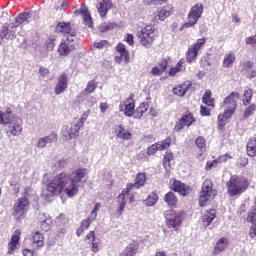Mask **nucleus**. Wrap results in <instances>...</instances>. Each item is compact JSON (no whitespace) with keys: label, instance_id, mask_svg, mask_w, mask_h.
<instances>
[{"label":"nucleus","instance_id":"f257e3e1","mask_svg":"<svg viewBox=\"0 0 256 256\" xmlns=\"http://www.w3.org/2000/svg\"><path fill=\"white\" fill-rule=\"evenodd\" d=\"M0 125H9L7 133L12 134L13 137H19L23 131V120L13 116L11 108H7L5 111L0 110Z\"/></svg>","mask_w":256,"mask_h":256},{"label":"nucleus","instance_id":"f03ea898","mask_svg":"<svg viewBox=\"0 0 256 256\" xmlns=\"http://www.w3.org/2000/svg\"><path fill=\"white\" fill-rule=\"evenodd\" d=\"M89 172L85 168H78L74 170L70 175H67L68 181L66 187V195L68 197H75L79 193V184Z\"/></svg>","mask_w":256,"mask_h":256},{"label":"nucleus","instance_id":"7ed1b4c3","mask_svg":"<svg viewBox=\"0 0 256 256\" xmlns=\"http://www.w3.org/2000/svg\"><path fill=\"white\" fill-rule=\"evenodd\" d=\"M248 187L249 182L243 176L233 175L226 183L227 193L230 197H239V195L247 191Z\"/></svg>","mask_w":256,"mask_h":256},{"label":"nucleus","instance_id":"20e7f679","mask_svg":"<svg viewBox=\"0 0 256 256\" xmlns=\"http://www.w3.org/2000/svg\"><path fill=\"white\" fill-rule=\"evenodd\" d=\"M67 181L69 178L66 173L56 175L47 185V191L50 195H60V193H67Z\"/></svg>","mask_w":256,"mask_h":256},{"label":"nucleus","instance_id":"39448f33","mask_svg":"<svg viewBox=\"0 0 256 256\" xmlns=\"http://www.w3.org/2000/svg\"><path fill=\"white\" fill-rule=\"evenodd\" d=\"M217 196V191L213 190V182L211 180L206 179L202 184V189L200 191L199 195V206L205 207L208 205L209 202L212 201V199H215Z\"/></svg>","mask_w":256,"mask_h":256},{"label":"nucleus","instance_id":"423d86ee","mask_svg":"<svg viewBox=\"0 0 256 256\" xmlns=\"http://www.w3.org/2000/svg\"><path fill=\"white\" fill-rule=\"evenodd\" d=\"M137 37L141 45L149 49V47H151V45H153V42L155 41V28L152 25L144 27L140 31H138Z\"/></svg>","mask_w":256,"mask_h":256},{"label":"nucleus","instance_id":"0eeeda50","mask_svg":"<svg viewBox=\"0 0 256 256\" xmlns=\"http://www.w3.org/2000/svg\"><path fill=\"white\" fill-rule=\"evenodd\" d=\"M239 99V93L232 92L222 103L225 111V119H231L237 110V100Z\"/></svg>","mask_w":256,"mask_h":256},{"label":"nucleus","instance_id":"6e6552de","mask_svg":"<svg viewBox=\"0 0 256 256\" xmlns=\"http://www.w3.org/2000/svg\"><path fill=\"white\" fill-rule=\"evenodd\" d=\"M167 226L174 231H178L183 223V214L175 210H167L164 214Z\"/></svg>","mask_w":256,"mask_h":256},{"label":"nucleus","instance_id":"1a4fd4ad","mask_svg":"<svg viewBox=\"0 0 256 256\" xmlns=\"http://www.w3.org/2000/svg\"><path fill=\"white\" fill-rule=\"evenodd\" d=\"M173 14V5L167 4L165 6L159 7L156 10V13L150 15L149 19L152 25H157L159 21H165L168 17H171Z\"/></svg>","mask_w":256,"mask_h":256},{"label":"nucleus","instance_id":"9d476101","mask_svg":"<svg viewBox=\"0 0 256 256\" xmlns=\"http://www.w3.org/2000/svg\"><path fill=\"white\" fill-rule=\"evenodd\" d=\"M203 9V4L198 3L194 5L187 15V22L184 24V27L189 28L197 25V21H199L203 15Z\"/></svg>","mask_w":256,"mask_h":256},{"label":"nucleus","instance_id":"9b49d317","mask_svg":"<svg viewBox=\"0 0 256 256\" xmlns=\"http://www.w3.org/2000/svg\"><path fill=\"white\" fill-rule=\"evenodd\" d=\"M14 212L13 216L15 219H25V215H27V211H29V199L27 197L19 198L14 203Z\"/></svg>","mask_w":256,"mask_h":256},{"label":"nucleus","instance_id":"f8f14e48","mask_svg":"<svg viewBox=\"0 0 256 256\" xmlns=\"http://www.w3.org/2000/svg\"><path fill=\"white\" fill-rule=\"evenodd\" d=\"M119 109L126 117H133L135 113V100L128 98L120 103Z\"/></svg>","mask_w":256,"mask_h":256},{"label":"nucleus","instance_id":"ddd939ff","mask_svg":"<svg viewBox=\"0 0 256 256\" xmlns=\"http://www.w3.org/2000/svg\"><path fill=\"white\" fill-rule=\"evenodd\" d=\"M170 183V189H173V191L179 193V195H182V197H186V195L191 193V188L179 180H170Z\"/></svg>","mask_w":256,"mask_h":256},{"label":"nucleus","instance_id":"4468645a","mask_svg":"<svg viewBox=\"0 0 256 256\" xmlns=\"http://www.w3.org/2000/svg\"><path fill=\"white\" fill-rule=\"evenodd\" d=\"M171 145V138H166L158 143L152 144L148 147L147 153L148 155H155L157 151H165V149L169 148Z\"/></svg>","mask_w":256,"mask_h":256},{"label":"nucleus","instance_id":"2eb2a0df","mask_svg":"<svg viewBox=\"0 0 256 256\" xmlns=\"http://www.w3.org/2000/svg\"><path fill=\"white\" fill-rule=\"evenodd\" d=\"M67 87H69L67 74H62L57 79V84L54 89L55 95H61V93H65V91H67Z\"/></svg>","mask_w":256,"mask_h":256},{"label":"nucleus","instance_id":"dca6fc26","mask_svg":"<svg viewBox=\"0 0 256 256\" xmlns=\"http://www.w3.org/2000/svg\"><path fill=\"white\" fill-rule=\"evenodd\" d=\"M55 141H57V134L51 133L48 136L39 138L35 144V147L37 149H45V147L51 145V143H55Z\"/></svg>","mask_w":256,"mask_h":256},{"label":"nucleus","instance_id":"f3484780","mask_svg":"<svg viewBox=\"0 0 256 256\" xmlns=\"http://www.w3.org/2000/svg\"><path fill=\"white\" fill-rule=\"evenodd\" d=\"M116 51L118 55L115 56L116 63H129V52H127V48H125L124 44H118L116 46Z\"/></svg>","mask_w":256,"mask_h":256},{"label":"nucleus","instance_id":"a211bd4d","mask_svg":"<svg viewBox=\"0 0 256 256\" xmlns=\"http://www.w3.org/2000/svg\"><path fill=\"white\" fill-rule=\"evenodd\" d=\"M19 239H21V230H16L8 243V255H13L15 250L19 249Z\"/></svg>","mask_w":256,"mask_h":256},{"label":"nucleus","instance_id":"6ab92c4d","mask_svg":"<svg viewBox=\"0 0 256 256\" xmlns=\"http://www.w3.org/2000/svg\"><path fill=\"white\" fill-rule=\"evenodd\" d=\"M29 19H31V13L23 12L16 17L15 23L10 24L8 29H10V31L16 32L17 27H19V25H21L22 23H25V21H29Z\"/></svg>","mask_w":256,"mask_h":256},{"label":"nucleus","instance_id":"aec40b11","mask_svg":"<svg viewBox=\"0 0 256 256\" xmlns=\"http://www.w3.org/2000/svg\"><path fill=\"white\" fill-rule=\"evenodd\" d=\"M96 7L100 17H105L111 9V0H97Z\"/></svg>","mask_w":256,"mask_h":256},{"label":"nucleus","instance_id":"412c9836","mask_svg":"<svg viewBox=\"0 0 256 256\" xmlns=\"http://www.w3.org/2000/svg\"><path fill=\"white\" fill-rule=\"evenodd\" d=\"M39 224L42 231H49L51 229V225L53 224V220L50 218L49 215L45 213H41L38 216Z\"/></svg>","mask_w":256,"mask_h":256},{"label":"nucleus","instance_id":"4be33fe9","mask_svg":"<svg viewBox=\"0 0 256 256\" xmlns=\"http://www.w3.org/2000/svg\"><path fill=\"white\" fill-rule=\"evenodd\" d=\"M145 181H147V178L144 173H138L136 175L135 183H130L127 185L128 191H131L133 189H141L143 185H145Z\"/></svg>","mask_w":256,"mask_h":256},{"label":"nucleus","instance_id":"5701e85b","mask_svg":"<svg viewBox=\"0 0 256 256\" xmlns=\"http://www.w3.org/2000/svg\"><path fill=\"white\" fill-rule=\"evenodd\" d=\"M215 217H217V212L215 209L206 210L204 212V215L202 216V223L205 227H209L211 223L215 220Z\"/></svg>","mask_w":256,"mask_h":256},{"label":"nucleus","instance_id":"b1692460","mask_svg":"<svg viewBox=\"0 0 256 256\" xmlns=\"http://www.w3.org/2000/svg\"><path fill=\"white\" fill-rule=\"evenodd\" d=\"M77 49V44H69V42H64V40L61 42V44L58 47V53L59 55L66 56L71 53V51Z\"/></svg>","mask_w":256,"mask_h":256},{"label":"nucleus","instance_id":"393cba45","mask_svg":"<svg viewBox=\"0 0 256 256\" xmlns=\"http://www.w3.org/2000/svg\"><path fill=\"white\" fill-rule=\"evenodd\" d=\"M15 37V30H10L9 27L3 26L0 32V45L3 44L4 39L13 41Z\"/></svg>","mask_w":256,"mask_h":256},{"label":"nucleus","instance_id":"a878e982","mask_svg":"<svg viewBox=\"0 0 256 256\" xmlns=\"http://www.w3.org/2000/svg\"><path fill=\"white\" fill-rule=\"evenodd\" d=\"M242 71L244 73V75H246V77L248 79H255L256 77V71L253 70V62L251 61H246L242 64Z\"/></svg>","mask_w":256,"mask_h":256},{"label":"nucleus","instance_id":"bb28decb","mask_svg":"<svg viewBox=\"0 0 256 256\" xmlns=\"http://www.w3.org/2000/svg\"><path fill=\"white\" fill-rule=\"evenodd\" d=\"M115 133L118 139H123L124 141H129V139L132 137L131 132L126 130L125 127H123L121 124L116 126Z\"/></svg>","mask_w":256,"mask_h":256},{"label":"nucleus","instance_id":"cd10ccee","mask_svg":"<svg viewBox=\"0 0 256 256\" xmlns=\"http://www.w3.org/2000/svg\"><path fill=\"white\" fill-rule=\"evenodd\" d=\"M227 247H229V240L225 237L220 238L216 242V245L214 247V251H213L214 255H219V253H223V251H225Z\"/></svg>","mask_w":256,"mask_h":256},{"label":"nucleus","instance_id":"c85d7f7f","mask_svg":"<svg viewBox=\"0 0 256 256\" xmlns=\"http://www.w3.org/2000/svg\"><path fill=\"white\" fill-rule=\"evenodd\" d=\"M32 243L36 249H41L45 245V237H43L41 232L36 231L32 234Z\"/></svg>","mask_w":256,"mask_h":256},{"label":"nucleus","instance_id":"c756f323","mask_svg":"<svg viewBox=\"0 0 256 256\" xmlns=\"http://www.w3.org/2000/svg\"><path fill=\"white\" fill-rule=\"evenodd\" d=\"M80 14L82 15L84 25L90 29L93 28V19L91 18V13H89V10L82 7L80 8Z\"/></svg>","mask_w":256,"mask_h":256},{"label":"nucleus","instance_id":"7c9ffc66","mask_svg":"<svg viewBox=\"0 0 256 256\" xmlns=\"http://www.w3.org/2000/svg\"><path fill=\"white\" fill-rule=\"evenodd\" d=\"M61 135L65 141H69V139H75V137H79L75 130H73L72 126H63L61 130Z\"/></svg>","mask_w":256,"mask_h":256},{"label":"nucleus","instance_id":"2f4dec72","mask_svg":"<svg viewBox=\"0 0 256 256\" xmlns=\"http://www.w3.org/2000/svg\"><path fill=\"white\" fill-rule=\"evenodd\" d=\"M227 159H233V157L229 156V154H225L224 156H220L219 159L213 160L211 162H207L206 171H211L213 167H217V163H225Z\"/></svg>","mask_w":256,"mask_h":256},{"label":"nucleus","instance_id":"473e14b6","mask_svg":"<svg viewBox=\"0 0 256 256\" xmlns=\"http://www.w3.org/2000/svg\"><path fill=\"white\" fill-rule=\"evenodd\" d=\"M189 87H191V82L187 81L184 85L178 86L173 89L174 95H178L179 97H183L185 93L189 90Z\"/></svg>","mask_w":256,"mask_h":256},{"label":"nucleus","instance_id":"72a5a7b5","mask_svg":"<svg viewBox=\"0 0 256 256\" xmlns=\"http://www.w3.org/2000/svg\"><path fill=\"white\" fill-rule=\"evenodd\" d=\"M147 109H149V103L140 104V106L134 110L133 117L135 119H141L143 117V113L147 112Z\"/></svg>","mask_w":256,"mask_h":256},{"label":"nucleus","instance_id":"f704fd0d","mask_svg":"<svg viewBox=\"0 0 256 256\" xmlns=\"http://www.w3.org/2000/svg\"><path fill=\"white\" fill-rule=\"evenodd\" d=\"M185 60H179L176 66L172 67L169 71L170 77H175L176 73H180V71H185Z\"/></svg>","mask_w":256,"mask_h":256},{"label":"nucleus","instance_id":"c9c22d12","mask_svg":"<svg viewBox=\"0 0 256 256\" xmlns=\"http://www.w3.org/2000/svg\"><path fill=\"white\" fill-rule=\"evenodd\" d=\"M164 201L168 205V207H175L177 205V196H175V193L168 192L164 196Z\"/></svg>","mask_w":256,"mask_h":256},{"label":"nucleus","instance_id":"e433bc0d","mask_svg":"<svg viewBox=\"0 0 256 256\" xmlns=\"http://www.w3.org/2000/svg\"><path fill=\"white\" fill-rule=\"evenodd\" d=\"M235 54L233 53H229V54H226L224 56V59H223V67H225V69H229L230 67H233V64L235 63Z\"/></svg>","mask_w":256,"mask_h":256},{"label":"nucleus","instance_id":"4c0bfd02","mask_svg":"<svg viewBox=\"0 0 256 256\" xmlns=\"http://www.w3.org/2000/svg\"><path fill=\"white\" fill-rule=\"evenodd\" d=\"M197 55H199V50H196L195 48L190 46L186 53V61L188 63H193L197 59Z\"/></svg>","mask_w":256,"mask_h":256},{"label":"nucleus","instance_id":"58836bf2","mask_svg":"<svg viewBox=\"0 0 256 256\" xmlns=\"http://www.w3.org/2000/svg\"><path fill=\"white\" fill-rule=\"evenodd\" d=\"M56 31L58 33H65L69 35L71 33V24L67 22H60L56 26Z\"/></svg>","mask_w":256,"mask_h":256},{"label":"nucleus","instance_id":"ea45409f","mask_svg":"<svg viewBox=\"0 0 256 256\" xmlns=\"http://www.w3.org/2000/svg\"><path fill=\"white\" fill-rule=\"evenodd\" d=\"M246 149L249 157L256 156V139L255 138L250 139V141L247 143Z\"/></svg>","mask_w":256,"mask_h":256},{"label":"nucleus","instance_id":"a19ab883","mask_svg":"<svg viewBox=\"0 0 256 256\" xmlns=\"http://www.w3.org/2000/svg\"><path fill=\"white\" fill-rule=\"evenodd\" d=\"M202 103L208 105V107H215L214 100L211 98V91L206 90L202 98Z\"/></svg>","mask_w":256,"mask_h":256},{"label":"nucleus","instance_id":"79ce46f5","mask_svg":"<svg viewBox=\"0 0 256 256\" xmlns=\"http://www.w3.org/2000/svg\"><path fill=\"white\" fill-rule=\"evenodd\" d=\"M157 201H159V196H157L155 193H152L146 198V200H144V205H146V207H153Z\"/></svg>","mask_w":256,"mask_h":256},{"label":"nucleus","instance_id":"37998d69","mask_svg":"<svg viewBox=\"0 0 256 256\" xmlns=\"http://www.w3.org/2000/svg\"><path fill=\"white\" fill-rule=\"evenodd\" d=\"M171 161H173V153L166 152L163 158V166L167 170L171 168Z\"/></svg>","mask_w":256,"mask_h":256},{"label":"nucleus","instance_id":"c03bdc74","mask_svg":"<svg viewBox=\"0 0 256 256\" xmlns=\"http://www.w3.org/2000/svg\"><path fill=\"white\" fill-rule=\"evenodd\" d=\"M131 190H129V187L126 188V190H123L119 196H118V204L121 205V203H124V205H127V198L129 197V193Z\"/></svg>","mask_w":256,"mask_h":256},{"label":"nucleus","instance_id":"a18cd8bd","mask_svg":"<svg viewBox=\"0 0 256 256\" xmlns=\"http://www.w3.org/2000/svg\"><path fill=\"white\" fill-rule=\"evenodd\" d=\"M97 89V82L95 80H91L86 85V88L84 89L85 95H91V93H94Z\"/></svg>","mask_w":256,"mask_h":256},{"label":"nucleus","instance_id":"49530a36","mask_svg":"<svg viewBox=\"0 0 256 256\" xmlns=\"http://www.w3.org/2000/svg\"><path fill=\"white\" fill-rule=\"evenodd\" d=\"M97 218H95V214L89 215L86 219L82 220L81 227H83L86 231L91 227V223L95 221Z\"/></svg>","mask_w":256,"mask_h":256},{"label":"nucleus","instance_id":"de8ad7c7","mask_svg":"<svg viewBox=\"0 0 256 256\" xmlns=\"http://www.w3.org/2000/svg\"><path fill=\"white\" fill-rule=\"evenodd\" d=\"M137 254V248L133 245L127 246L123 252L121 253V256H135Z\"/></svg>","mask_w":256,"mask_h":256},{"label":"nucleus","instance_id":"09e8293b","mask_svg":"<svg viewBox=\"0 0 256 256\" xmlns=\"http://www.w3.org/2000/svg\"><path fill=\"white\" fill-rule=\"evenodd\" d=\"M182 121L186 125V127H191L195 123V118L193 117V114H186L182 116Z\"/></svg>","mask_w":256,"mask_h":256},{"label":"nucleus","instance_id":"8fccbe9b","mask_svg":"<svg viewBox=\"0 0 256 256\" xmlns=\"http://www.w3.org/2000/svg\"><path fill=\"white\" fill-rule=\"evenodd\" d=\"M251 97H253V90L251 89H247L244 91V94H243V104L244 105H247V103H251Z\"/></svg>","mask_w":256,"mask_h":256},{"label":"nucleus","instance_id":"3c124183","mask_svg":"<svg viewBox=\"0 0 256 256\" xmlns=\"http://www.w3.org/2000/svg\"><path fill=\"white\" fill-rule=\"evenodd\" d=\"M83 125H85V123L80 119H75L73 122V125H72L73 131L77 133L78 136H79V130L81 129V127H83Z\"/></svg>","mask_w":256,"mask_h":256},{"label":"nucleus","instance_id":"603ef678","mask_svg":"<svg viewBox=\"0 0 256 256\" xmlns=\"http://www.w3.org/2000/svg\"><path fill=\"white\" fill-rule=\"evenodd\" d=\"M207 43V40L205 38H200L196 41L195 44L191 45L193 48H195L197 51H201V48L203 45Z\"/></svg>","mask_w":256,"mask_h":256},{"label":"nucleus","instance_id":"864d4df0","mask_svg":"<svg viewBox=\"0 0 256 256\" xmlns=\"http://www.w3.org/2000/svg\"><path fill=\"white\" fill-rule=\"evenodd\" d=\"M255 113V104H251L243 114V119H247L250 115H253Z\"/></svg>","mask_w":256,"mask_h":256},{"label":"nucleus","instance_id":"5fc2aeb1","mask_svg":"<svg viewBox=\"0 0 256 256\" xmlns=\"http://www.w3.org/2000/svg\"><path fill=\"white\" fill-rule=\"evenodd\" d=\"M145 5H163L169 0H143Z\"/></svg>","mask_w":256,"mask_h":256},{"label":"nucleus","instance_id":"6e6d98bb","mask_svg":"<svg viewBox=\"0 0 256 256\" xmlns=\"http://www.w3.org/2000/svg\"><path fill=\"white\" fill-rule=\"evenodd\" d=\"M66 40L64 42L68 43L69 45H77V37L73 34H67Z\"/></svg>","mask_w":256,"mask_h":256},{"label":"nucleus","instance_id":"4d7b16f0","mask_svg":"<svg viewBox=\"0 0 256 256\" xmlns=\"http://www.w3.org/2000/svg\"><path fill=\"white\" fill-rule=\"evenodd\" d=\"M247 221L253 225H256V209L252 212H248Z\"/></svg>","mask_w":256,"mask_h":256},{"label":"nucleus","instance_id":"13d9d810","mask_svg":"<svg viewBox=\"0 0 256 256\" xmlns=\"http://www.w3.org/2000/svg\"><path fill=\"white\" fill-rule=\"evenodd\" d=\"M67 7H69V3L63 1V0H60L57 2V11H65V9H67Z\"/></svg>","mask_w":256,"mask_h":256},{"label":"nucleus","instance_id":"bf43d9fd","mask_svg":"<svg viewBox=\"0 0 256 256\" xmlns=\"http://www.w3.org/2000/svg\"><path fill=\"white\" fill-rule=\"evenodd\" d=\"M225 119H227V118H225V112H224V114H219L218 115V127H219V129H223V127H225V125H226Z\"/></svg>","mask_w":256,"mask_h":256},{"label":"nucleus","instance_id":"052dcab7","mask_svg":"<svg viewBox=\"0 0 256 256\" xmlns=\"http://www.w3.org/2000/svg\"><path fill=\"white\" fill-rule=\"evenodd\" d=\"M46 51H53L55 49V40L48 39L45 44Z\"/></svg>","mask_w":256,"mask_h":256},{"label":"nucleus","instance_id":"680f3d73","mask_svg":"<svg viewBox=\"0 0 256 256\" xmlns=\"http://www.w3.org/2000/svg\"><path fill=\"white\" fill-rule=\"evenodd\" d=\"M196 145H197L198 149H205V138L198 137L196 139Z\"/></svg>","mask_w":256,"mask_h":256},{"label":"nucleus","instance_id":"e2e57ef3","mask_svg":"<svg viewBox=\"0 0 256 256\" xmlns=\"http://www.w3.org/2000/svg\"><path fill=\"white\" fill-rule=\"evenodd\" d=\"M111 27H112L111 24L104 22L100 25V31L101 33H107V31H109Z\"/></svg>","mask_w":256,"mask_h":256},{"label":"nucleus","instance_id":"0e129e2a","mask_svg":"<svg viewBox=\"0 0 256 256\" xmlns=\"http://www.w3.org/2000/svg\"><path fill=\"white\" fill-rule=\"evenodd\" d=\"M185 126H187V125L183 121V118H181L178 122H176L174 130L181 131V129H183Z\"/></svg>","mask_w":256,"mask_h":256},{"label":"nucleus","instance_id":"69168bd1","mask_svg":"<svg viewBox=\"0 0 256 256\" xmlns=\"http://www.w3.org/2000/svg\"><path fill=\"white\" fill-rule=\"evenodd\" d=\"M249 237L256 241V224H252L249 230Z\"/></svg>","mask_w":256,"mask_h":256},{"label":"nucleus","instance_id":"338daca9","mask_svg":"<svg viewBox=\"0 0 256 256\" xmlns=\"http://www.w3.org/2000/svg\"><path fill=\"white\" fill-rule=\"evenodd\" d=\"M151 73H152V75H155L156 77L163 75V71L161 70V68L159 66H155L154 68H152Z\"/></svg>","mask_w":256,"mask_h":256},{"label":"nucleus","instance_id":"774afa93","mask_svg":"<svg viewBox=\"0 0 256 256\" xmlns=\"http://www.w3.org/2000/svg\"><path fill=\"white\" fill-rule=\"evenodd\" d=\"M38 73L41 75V77H48L50 71L46 67H40Z\"/></svg>","mask_w":256,"mask_h":256}]
</instances>
